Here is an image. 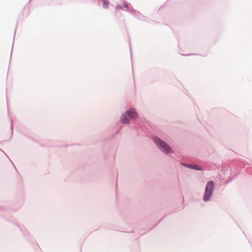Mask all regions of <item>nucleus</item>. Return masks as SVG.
Listing matches in <instances>:
<instances>
[{"instance_id":"nucleus-1","label":"nucleus","mask_w":252,"mask_h":252,"mask_svg":"<svg viewBox=\"0 0 252 252\" xmlns=\"http://www.w3.org/2000/svg\"><path fill=\"white\" fill-rule=\"evenodd\" d=\"M214 190V182L209 181L206 185L205 191L204 195V200L208 201L212 196Z\"/></svg>"},{"instance_id":"nucleus-2","label":"nucleus","mask_w":252,"mask_h":252,"mask_svg":"<svg viewBox=\"0 0 252 252\" xmlns=\"http://www.w3.org/2000/svg\"><path fill=\"white\" fill-rule=\"evenodd\" d=\"M154 140L157 144L160 147L161 150L167 153H170L172 152V150L163 141H161L159 139L155 137L154 138Z\"/></svg>"},{"instance_id":"nucleus-3","label":"nucleus","mask_w":252,"mask_h":252,"mask_svg":"<svg viewBox=\"0 0 252 252\" xmlns=\"http://www.w3.org/2000/svg\"><path fill=\"white\" fill-rule=\"evenodd\" d=\"M126 113L127 115V117H128L130 119H135L137 117L136 112L133 110H129L126 112Z\"/></svg>"},{"instance_id":"nucleus-4","label":"nucleus","mask_w":252,"mask_h":252,"mask_svg":"<svg viewBox=\"0 0 252 252\" xmlns=\"http://www.w3.org/2000/svg\"><path fill=\"white\" fill-rule=\"evenodd\" d=\"M130 119L127 117L126 113H125L121 118V122L124 124H127Z\"/></svg>"},{"instance_id":"nucleus-5","label":"nucleus","mask_w":252,"mask_h":252,"mask_svg":"<svg viewBox=\"0 0 252 252\" xmlns=\"http://www.w3.org/2000/svg\"><path fill=\"white\" fill-rule=\"evenodd\" d=\"M103 6L105 8H107L109 5L108 0H102Z\"/></svg>"},{"instance_id":"nucleus-6","label":"nucleus","mask_w":252,"mask_h":252,"mask_svg":"<svg viewBox=\"0 0 252 252\" xmlns=\"http://www.w3.org/2000/svg\"><path fill=\"white\" fill-rule=\"evenodd\" d=\"M190 166H191L192 168L193 169L201 170V169L200 168H198L196 165H193V166L190 165Z\"/></svg>"},{"instance_id":"nucleus-7","label":"nucleus","mask_w":252,"mask_h":252,"mask_svg":"<svg viewBox=\"0 0 252 252\" xmlns=\"http://www.w3.org/2000/svg\"><path fill=\"white\" fill-rule=\"evenodd\" d=\"M124 7L127 8L128 7V5L126 2H124L123 4L122 5Z\"/></svg>"}]
</instances>
